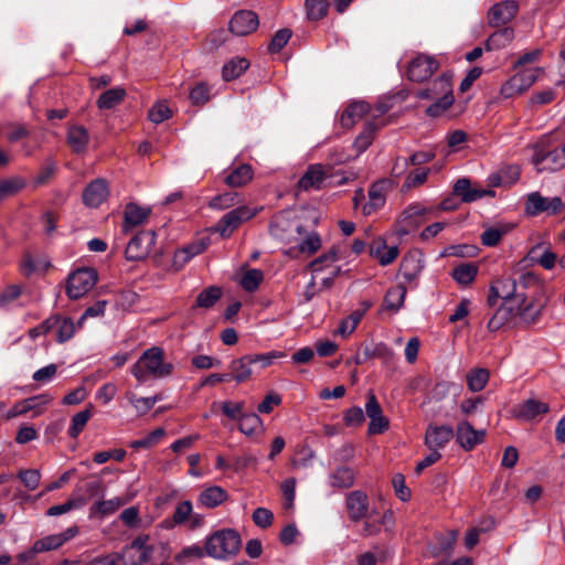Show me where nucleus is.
I'll use <instances>...</instances> for the list:
<instances>
[{
  "instance_id": "obj_43",
  "label": "nucleus",
  "mask_w": 565,
  "mask_h": 565,
  "mask_svg": "<svg viewBox=\"0 0 565 565\" xmlns=\"http://www.w3.org/2000/svg\"><path fill=\"white\" fill-rule=\"evenodd\" d=\"M355 475L349 467H340L330 475V483L334 488H350L354 483Z\"/></svg>"
},
{
  "instance_id": "obj_33",
  "label": "nucleus",
  "mask_w": 565,
  "mask_h": 565,
  "mask_svg": "<svg viewBox=\"0 0 565 565\" xmlns=\"http://www.w3.org/2000/svg\"><path fill=\"white\" fill-rule=\"evenodd\" d=\"M254 175L253 169L249 164L243 163L234 168L231 173L225 178V183L231 188H238L246 185L252 181Z\"/></svg>"
},
{
  "instance_id": "obj_8",
  "label": "nucleus",
  "mask_w": 565,
  "mask_h": 565,
  "mask_svg": "<svg viewBox=\"0 0 565 565\" xmlns=\"http://www.w3.org/2000/svg\"><path fill=\"white\" fill-rule=\"evenodd\" d=\"M97 279V273L94 268L84 267L73 271L67 279V296L71 299L83 297L96 285Z\"/></svg>"
},
{
  "instance_id": "obj_39",
  "label": "nucleus",
  "mask_w": 565,
  "mask_h": 565,
  "mask_svg": "<svg viewBox=\"0 0 565 565\" xmlns=\"http://www.w3.org/2000/svg\"><path fill=\"white\" fill-rule=\"evenodd\" d=\"M406 292V287L402 284L390 288L384 298L385 307L393 311L399 310L404 305Z\"/></svg>"
},
{
  "instance_id": "obj_28",
  "label": "nucleus",
  "mask_w": 565,
  "mask_h": 565,
  "mask_svg": "<svg viewBox=\"0 0 565 565\" xmlns=\"http://www.w3.org/2000/svg\"><path fill=\"white\" fill-rule=\"evenodd\" d=\"M89 142V134L83 126L75 125L70 127L67 131V143L72 151L75 153H83L86 151Z\"/></svg>"
},
{
  "instance_id": "obj_34",
  "label": "nucleus",
  "mask_w": 565,
  "mask_h": 565,
  "mask_svg": "<svg viewBox=\"0 0 565 565\" xmlns=\"http://www.w3.org/2000/svg\"><path fill=\"white\" fill-rule=\"evenodd\" d=\"M252 365L253 360L250 355L233 360L230 364V379H234L238 383L246 381L253 373Z\"/></svg>"
},
{
  "instance_id": "obj_64",
  "label": "nucleus",
  "mask_w": 565,
  "mask_h": 565,
  "mask_svg": "<svg viewBox=\"0 0 565 565\" xmlns=\"http://www.w3.org/2000/svg\"><path fill=\"white\" fill-rule=\"evenodd\" d=\"M252 518H253L254 523L257 526H259L262 529H266L271 525L273 520H274V514L270 510H268L266 508H257L253 512Z\"/></svg>"
},
{
  "instance_id": "obj_22",
  "label": "nucleus",
  "mask_w": 565,
  "mask_h": 565,
  "mask_svg": "<svg viewBox=\"0 0 565 565\" xmlns=\"http://www.w3.org/2000/svg\"><path fill=\"white\" fill-rule=\"evenodd\" d=\"M109 190L106 180L96 179L92 181L83 192V201L87 206L97 207L108 196Z\"/></svg>"
},
{
  "instance_id": "obj_12",
  "label": "nucleus",
  "mask_w": 565,
  "mask_h": 565,
  "mask_svg": "<svg viewBox=\"0 0 565 565\" xmlns=\"http://www.w3.org/2000/svg\"><path fill=\"white\" fill-rule=\"evenodd\" d=\"M156 243V233L153 231H141L135 235L126 247V257L128 260L145 259Z\"/></svg>"
},
{
  "instance_id": "obj_29",
  "label": "nucleus",
  "mask_w": 565,
  "mask_h": 565,
  "mask_svg": "<svg viewBox=\"0 0 565 565\" xmlns=\"http://www.w3.org/2000/svg\"><path fill=\"white\" fill-rule=\"evenodd\" d=\"M370 253L382 266L393 263L398 256L397 246L387 247L385 241L380 238L372 243Z\"/></svg>"
},
{
  "instance_id": "obj_59",
  "label": "nucleus",
  "mask_w": 565,
  "mask_h": 565,
  "mask_svg": "<svg viewBox=\"0 0 565 565\" xmlns=\"http://www.w3.org/2000/svg\"><path fill=\"white\" fill-rule=\"evenodd\" d=\"M292 35V32L290 29H280L278 30L275 35L273 36L269 45L268 51L270 53H278L280 52L285 45L288 43Z\"/></svg>"
},
{
  "instance_id": "obj_41",
  "label": "nucleus",
  "mask_w": 565,
  "mask_h": 565,
  "mask_svg": "<svg viewBox=\"0 0 565 565\" xmlns=\"http://www.w3.org/2000/svg\"><path fill=\"white\" fill-rule=\"evenodd\" d=\"M489 376L490 373L487 369L478 367L471 370L466 375L469 390L475 393L482 391L489 381Z\"/></svg>"
},
{
  "instance_id": "obj_36",
  "label": "nucleus",
  "mask_w": 565,
  "mask_h": 565,
  "mask_svg": "<svg viewBox=\"0 0 565 565\" xmlns=\"http://www.w3.org/2000/svg\"><path fill=\"white\" fill-rule=\"evenodd\" d=\"M226 499V491L218 486H213L203 490L199 497L200 503L206 508H215L222 504Z\"/></svg>"
},
{
  "instance_id": "obj_3",
  "label": "nucleus",
  "mask_w": 565,
  "mask_h": 565,
  "mask_svg": "<svg viewBox=\"0 0 565 565\" xmlns=\"http://www.w3.org/2000/svg\"><path fill=\"white\" fill-rule=\"evenodd\" d=\"M451 79L450 74L444 73L433 81L428 87L417 90L416 96L419 99L434 100L426 109L429 117H439L452 106L455 97Z\"/></svg>"
},
{
  "instance_id": "obj_27",
  "label": "nucleus",
  "mask_w": 565,
  "mask_h": 565,
  "mask_svg": "<svg viewBox=\"0 0 565 565\" xmlns=\"http://www.w3.org/2000/svg\"><path fill=\"white\" fill-rule=\"evenodd\" d=\"M422 259L414 255H407L403 258L399 266V275L408 285L414 284L423 270Z\"/></svg>"
},
{
  "instance_id": "obj_5",
  "label": "nucleus",
  "mask_w": 565,
  "mask_h": 565,
  "mask_svg": "<svg viewBox=\"0 0 565 565\" xmlns=\"http://www.w3.org/2000/svg\"><path fill=\"white\" fill-rule=\"evenodd\" d=\"M241 543V536L236 531L223 529L206 539L204 550L213 558L225 559L237 554Z\"/></svg>"
},
{
  "instance_id": "obj_6",
  "label": "nucleus",
  "mask_w": 565,
  "mask_h": 565,
  "mask_svg": "<svg viewBox=\"0 0 565 565\" xmlns=\"http://www.w3.org/2000/svg\"><path fill=\"white\" fill-rule=\"evenodd\" d=\"M302 230L303 226L300 220L295 217L290 211H282L276 214L269 224L270 235L286 245H292L298 242Z\"/></svg>"
},
{
  "instance_id": "obj_18",
  "label": "nucleus",
  "mask_w": 565,
  "mask_h": 565,
  "mask_svg": "<svg viewBox=\"0 0 565 565\" xmlns=\"http://www.w3.org/2000/svg\"><path fill=\"white\" fill-rule=\"evenodd\" d=\"M258 17L254 11L241 10L234 13L230 21V31L238 36H245L258 28Z\"/></svg>"
},
{
  "instance_id": "obj_11",
  "label": "nucleus",
  "mask_w": 565,
  "mask_h": 565,
  "mask_svg": "<svg viewBox=\"0 0 565 565\" xmlns=\"http://www.w3.org/2000/svg\"><path fill=\"white\" fill-rule=\"evenodd\" d=\"M531 290V296L527 295V298L531 297V301L523 303L518 302L514 307L515 316H520L523 321L526 323H534L539 320L542 315L543 309L546 306V297L542 292V288L537 291L534 289Z\"/></svg>"
},
{
  "instance_id": "obj_21",
  "label": "nucleus",
  "mask_w": 565,
  "mask_h": 565,
  "mask_svg": "<svg viewBox=\"0 0 565 565\" xmlns=\"http://www.w3.org/2000/svg\"><path fill=\"white\" fill-rule=\"evenodd\" d=\"M363 520L362 535L366 537L374 536L381 532L382 527L387 530L393 525V512L386 510L382 514H376L372 511Z\"/></svg>"
},
{
  "instance_id": "obj_62",
  "label": "nucleus",
  "mask_w": 565,
  "mask_h": 565,
  "mask_svg": "<svg viewBox=\"0 0 565 565\" xmlns=\"http://www.w3.org/2000/svg\"><path fill=\"white\" fill-rule=\"evenodd\" d=\"M166 434L163 428H157L152 430L148 436L145 438L134 440L130 443V447L134 449L139 448H150L152 447L161 437H163Z\"/></svg>"
},
{
  "instance_id": "obj_52",
  "label": "nucleus",
  "mask_w": 565,
  "mask_h": 565,
  "mask_svg": "<svg viewBox=\"0 0 565 565\" xmlns=\"http://www.w3.org/2000/svg\"><path fill=\"white\" fill-rule=\"evenodd\" d=\"M221 289L216 286H211L202 290L196 298V306L200 308H211L221 298Z\"/></svg>"
},
{
  "instance_id": "obj_4",
  "label": "nucleus",
  "mask_w": 565,
  "mask_h": 565,
  "mask_svg": "<svg viewBox=\"0 0 565 565\" xmlns=\"http://www.w3.org/2000/svg\"><path fill=\"white\" fill-rule=\"evenodd\" d=\"M532 162L537 171H556L565 167V139L554 142L550 138L533 148Z\"/></svg>"
},
{
  "instance_id": "obj_40",
  "label": "nucleus",
  "mask_w": 565,
  "mask_h": 565,
  "mask_svg": "<svg viewBox=\"0 0 565 565\" xmlns=\"http://www.w3.org/2000/svg\"><path fill=\"white\" fill-rule=\"evenodd\" d=\"M49 319H54V328L57 329L56 335L60 343L68 341L75 333V323L71 318L53 316Z\"/></svg>"
},
{
  "instance_id": "obj_1",
  "label": "nucleus",
  "mask_w": 565,
  "mask_h": 565,
  "mask_svg": "<svg viewBox=\"0 0 565 565\" xmlns=\"http://www.w3.org/2000/svg\"><path fill=\"white\" fill-rule=\"evenodd\" d=\"M527 289L535 291L540 289L539 279L533 274H523L518 281L510 277L500 278L491 285L488 301L490 305H495V300L500 298L503 300L502 305L515 307L518 302L523 303L527 300L525 292Z\"/></svg>"
},
{
  "instance_id": "obj_17",
  "label": "nucleus",
  "mask_w": 565,
  "mask_h": 565,
  "mask_svg": "<svg viewBox=\"0 0 565 565\" xmlns=\"http://www.w3.org/2000/svg\"><path fill=\"white\" fill-rule=\"evenodd\" d=\"M370 508L369 497L361 490H354L347 494L345 509L352 522H360L367 516Z\"/></svg>"
},
{
  "instance_id": "obj_58",
  "label": "nucleus",
  "mask_w": 565,
  "mask_h": 565,
  "mask_svg": "<svg viewBox=\"0 0 565 565\" xmlns=\"http://www.w3.org/2000/svg\"><path fill=\"white\" fill-rule=\"evenodd\" d=\"M237 196L236 192H225L211 199L209 206L214 210L230 209L236 204Z\"/></svg>"
},
{
  "instance_id": "obj_9",
  "label": "nucleus",
  "mask_w": 565,
  "mask_h": 565,
  "mask_svg": "<svg viewBox=\"0 0 565 565\" xmlns=\"http://www.w3.org/2000/svg\"><path fill=\"white\" fill-rule=\"evenodd\" d=\"M260 209L243 205L224 214L217 222L215 231L222 237H228L245 221L253 218Z\"/></svg>"
},
{
  "instance_id": "obj_30",
  "label": "nucleus",
  "mask_w": 565,
  "mask_h": 565,
  "mask_svg": "<svg viewBox=\"0 0 565 565\" xmlns=\"http://www.w3.org/2000/svg\"><path fill=\"white\" fill-rule=\"evenodd\" d=\"M150 212L151 210L149 207H141L135 203L127 204L125 207V231L145 223Z\"/></svg>"
},
{
  "instance_id": "obj_46",
  "label": "nucleus",
  "mask_w": 565,
  "mask_h": 565,
  "mask_svg": "<svg viewBox=\"0 0 565 565\" xmlns=\"http://www.w3.org/2000/svg\"><path fill=\"white\" fill-rule=\"evenodd\" d=\"M192 508V503L188 500L180 502L173 512L172 519L164 521L166 527L185 524L191 516Z\"/></svg>"
},
{
  "instance_id": "obj_54",
  "label": "nucleus",
  "mask_w": 565,
  "mask_h": 565,
  "mask_svg": "<svg viewBox=\"0 0 565 565\" xmlns=\"http://www.w3.org/2000/svg\"><path fill=\"white\" fill-rule=\"evenodd\" d=\"M238 422L239 430L247 436L253 435L257 429H259L263 423L260 417L255 413L243 414Z\"/></svg>"
},
{
  "instance_id": "obj_61",
  "label": "nucleus",
  "mask_w": 565,
  "mask_h": 565,
  "mask_svg": "<svg viewBox=\"0 0 565 565\" xmlns=\"http://www.w3.org/2000/svg\"><path fill=\"white\" fill-rule=\"evenodd\" d=\"M126 398L135 407L139 415H145L153 407V401H150L149 397H138L132 392H127Z\"/></svg>"
},
{
  "instance_id": "obj_37",
  "label": "nucleus",
  "mask_w": 565,
  "mask_h": 565,
  "mask_svg": "<svg viewBox=\"0 0 565 565\" xmlns=\"http://www.w3.org/2000/svg\"><path fill=\"white\" fill-rule=\"evenodd\" d=\"M514 39V30L512 28H503L493 32L487 40L486 47L488 51L500 50L508 46Z\"/></svg>"
},
{
  "instance_id": "obj_63",
  "label": "nucleus",
  "mask_w": 565,
  "mask_h": 565,
  "mask_svg": "<svg viewBox=\"0 0 565 565\" xmlns=\"http://www.w3.org/2000/svg\"><path fill=\"white\" fill-rule=\"evenodd\" d=\"M364 413L359 406H353L343 414V422L348 427H358L364 423Z\"/></svg>"
},
{
  "instance_id": "obj_50",
  "label": "nucleus",
  "mask_w": 565,
  "mask_h": 565,
  "mask_svg": "<svg viewBox=\"0 0 565 565\" xmlns=\"http://www.w3.org/2000/svg\"><path fill=\"white\" fill-rule=\"evenodd\" d=\"M305 4L309 20H321L328 13V0H306Z\"/></svg>"
},
{
  "instance_id": "obj_32",
  "label": "nucleus",
  "mask_w": 565,
  "mask_h": 565,
  "mask_svg": "<svg viewBox=\"0 0 565 565\" xmlns=\"http://www.w3.org/2000/svg\"><path fill=\"white\" fill-rule=\"evenodd\" d=\"M125 504V501L116 497L109 500L97 501L89 508V518H105L114 514L120 507Z\"/></svg>"
},
{
  "instance_id": "obj_45",
  "label": "nucleus",
  "mask_w": 565,
  "mask_h": 565,
  "mask_svg": "<svg viewBox=\"0 0 565 565\" xmlns=\"http://www.w3.org/2000/svg\"><path fill=\"white\" fill-rule=\"evenodd\" d=\"M206 248V244L203 241L194 242L181 249H179L174 255V263L175 264H185L189 262L192 257L203 253Z\"/></svg>"
},
{
  "instance_id": "obj_26",
  "label": "nucleus",
  "mask_w": 565,
  "mask_h": 565,
  "mask_svg": "<svg viewBox=\"0 0 565 565\" xmlns=\"http://www.w3.org/2000/svg\"><path fill=\"white\" fill-rule=\"evenodd\" d=\"M370 111V105L365 102H353L342 113L340 122L344 128L353 127Z\"/></svg>"
},
{
  "instance_id": "obj_23",
  "label": "nucleus",
  "mask_w": 565,
  "mask_h": 565,
  "mask_svg": "<svg viewBox=\"0 0 565 565\" xmlns=\"http://www.w3.org/2000/svg\"><path fill=\"white\" fill-rule=\"evenodd\" d=\"M296 245L291 246L287 252L288 255L296 256L298 254H308L312 255L319 250L321 247V238L316 232H310L308 234H301L299 236V241L295 243Z\"/></svg>"
},
{
  "instance_id": "obj_51",
  "label": "nucleus",
  "mask_w": 565,
  "mask_h": 565,
  "mask_svg": "<svg viewBox=\"0 0 565 565\" xmlns=\"http://www.w3.org/2000/svg\"><path fill=\"white\" fill-rule=\"evenodd\" d=\"M541 249V246L537 245L531 249L529 256L531 260L536 262L545 269H552L555 266L557 256L550 249H544L543 253L539 256L537 253Z\"/></svg>"
},
{
  "instance_id": "obj_15",
  "label": "nucleus",
  "mask_w": 565,
  "mask_h": 565,
  "mask_svg": "<svg viewBox=\"0 0 565 565\" xmlns=\"http://www.w3.org/2000/svg\"><path fill=\"white\" fill-rule=\"evenodd\" d=\"M564 206L565 204L559 196L544 198L537 192L531 193L526 201V211L532 215H537L542 212L554 215L559 213Z\"/></svg>"
},
{
  "instance_id": "obj_31",
  "label": "nucleus",
  "mask_w": 565,
  "mask_h": 565,
  "mask_svg": "<svg viewBox=\"0 0 565 565\" xmlns=\"http://www.w3.org/2000/svg\"><path fill=\"white\" fill-rule=\"evenodd\" d=\"M491 191L471 189L470 180L467 178L458 179L454 185V193L462 199L463 202H473Z\"/></svg>"
},
{
  "instance_id": "obj_25",
  "label": "nucleus",
  "mask_w": 565,
  "mask_h": 565,
  "mask_svg": "<svg viewBox=\"0 0 565 565\" xmlns=\"http://www.w3.org/2000/svg\"><path fill=\"white\" fill-rule=\"evenodd\" d=\"M386 183L375 182L369 190V202L362 207L363 214L370 215L383 207L386 201Z\"/></svg>"
},
{
  "instance_id": "obj_57",
  "label": "nucleus",
  "mask_w": 565,
  "mask_h": 565,
  "mask_svg": "<svg viewBox=\"0 0 565 565\" xmlns=\"http://www.w3.org/2000/svg\"><path fill=\"white\" fill-rule=\"evenodd\" d=\"M18 478L26 489L33 491L40 486L41 472L38 469H21L18 472Z\"/></svg>"
},
{
  "instance_id": "obj_14",
  "label": "nucleus",
  "mask_w": 565,
  "mask_h": 565,
  "mask_svg": "<svg viewBox=\"0 0 565 565\" xmlns=\"http://www.w3.org/2000/svg\"><path fill=\"white\" fill-rule=\"evenodd\" d=\"M377 129L379 126L375 124L374 120L367 121L363 130L356 136L352 143V149L355 151V153L353 156L341 154L339 158L334 159V161L337 163H345L356 159L372 145Z\"/></svg>"
},
{
  "instance_id": "obj_2",
  "label": "nucleus",
  "mask_w": 565,
  "mask_h": 565,
  "mask_svg": "<svg viewBox=\"0 0 565 565\" xmlns=\"http://www.w3.org/2000/svg\"><path fill=\"white\" fill-rule=\"evenodd\" d=\"M173 371L174 365L166 360L164 351L160 347H151L143 351L130 369L139 384H143L150 379L168 377Z\"/></svg>"
},
{
  "instance_id": "obj_7",
  "label": "nucleus",
  "mask_w": 565,
  "mask_h": 565,
  "mask_svg": "<svg viewBox=\"0 0 565 565\" xmlns=\"http://www.w3.org/2000/svg\"><path fill=\"white\" fill-rule=\"evenodd\" d=\"M153 546L149 544V535H138L120 555L124 565H143L152 558Z\"/></svg>"
},
{
  "instance_id": "obj_19",
  "label": "nucleus",
  "mask_w": 565,
  "mask_h": 565,
  "mask_svg": "<svg viewBox=\"0 0 565 565\" xmlns=\"http://www.w3.org/2000/svg\"><path fill=\"white\" fill-rule=\"evenodd\" d=\"M455 431L448 425L429 424L425 434V445L429 450L439 451L454 438Z\"/></svg>"
},
{
  "instance_id": "obj_49",
  "label": "nucleus",
  "mask_w": 565,
  "mask_h": 565,
  "mask_svg": "<svg viewBox=\"0 0 565 565\" xmlns=\"http://www.w3.org/2000/svg\"><path fill=\"white\" fill-rule=\"evenodd\" d=\"M51 402L49 395L33 396L23 401L20 405H15L14 408L8 414V417H14L19 414H24L39 405H45Z\"/></svg>"
},
{
  "instance_id": "obj_42",
  "label": "nucleus",
  "mask_w": 565,
  "mask_h": 565,
  "mask_svg": "<svg viewBox=\"0 0 565 565\" xmlns=\"http://www.w3.org/2000/svg\"><path fill=\"white\" fill-rule=\"evenodd\" d=\"M249 66V62L246 58L237 57L231 60L223 66L222 76L225 81H232L242 75Z\"/></svg>"
},
{
  "instance_id": "obj_44",
  "label": "nucleus",
  "mask_w": 565,
  "mask_h": 565,
  "mask_svg": "<svg viewBox=\"0 0 565 565\" xmlns=\"http://www.w3.org/2000/svg\"><path fill=\"white\" fill-rule=\"evenodd\" d=\"M92 409H93V405H88V407H86L85 409L76 413L72 417V420H71L72 423H71V426L68 428V435L72 438H76L83 431V429L85 428L87 422L92 417Z\"/></svg>"
},
{
  "instance_id": "obj_53",
  "label": "nucleus",
  "mask_w": 565,
  "mask_h": 565,
  "mask_svg": "<svg viewBox=\"0 0 565 565\" xmlns=\"http://www.w3.org/2000/svg\"><path fill=\"white\" fill-rule=\"evenodd\" d=\"M25 185V182L18 177L0 180V201L18 193Z\"/></svg>"
},
{
  "instance_id": "obj_20",
  "label": "nucleus",
  "mask_w": 565,
  "mask_h": 565,
  "mask_svg": "<svg viewBox=\"0 0 565 565\" xmlns=\"http://www.w3.org/2000/svg\"><path fill=\"white\" fill-rule=\"evenodd\" d=\"M329 175V169L319 163L310 164L299 179L297 188L300 191L319 190Z\"/></svg>"
},
{
  "instance_id": "obj_10",
  "label": "nucleus",
  "mask_w": 565,
  "mask_h": 565,
  "mask_svg": "<svg viewBox=\"0 0 565 565\" xmlns=\"http://www.w3.org/2000/svg\"><path fill=\"white\" fill-rule=\"evenodd\" d=\"M439 67L438 61L430 55L418 54L411 60L407 66V78L412 82L428 79Z\"/></svg>"
},
{
  "instance_id": "obj_24",
  "label": "nucleus",
  "mask_w": 565,
  "mask_h": 565,
  "mask_svg": "<svg viewBox=\"0 0 565 565\" xmlns=\"http://www.w3.org/2000/svg\"><path fill=\"white\" fill-rule=\"evenodd\" d=\"M548 411L550 406L546 403L535 398H529L522 404L518 405V407L514 409V415L520 419L531 420L539 415L548 413Z\"/></svg>"
},
{
  "instance_id": "obj_56",
  "label": "nucleus",
  "mask_w": 565,
  "mask_h": 565,
  "mask_svg": "<svg viewBox=\"0 0 565 565\" xmlns=\"http://www.w3.org/2000/svg\"><path fill=\"white\" fill-rule=\"evenodd\" d=\"M63 545V539L58 534L47 535L34 542V551L38 553L56 550Z\"/></svg>"
},
{
  "instance_id": "obj_47",
  "label": "nucleus",
  "mask_w": 565,
  "mask_h": 565,
  "mask_svg": "<svg viewBox=\"0 0 565 565\" xmlns=\"http://www.w3.org/2000/svg\"><path fill=\"white\" fill-rule=\"evenodd\" d=\"M477 273L476 265L466 263L454 268L452 278L460 285H469L476 278Z\"/></svg>"
},
{
  "instance_id": "obj_16",
  "label": "nucleus",
  "mask_w": 565,
  "mask_h": 565,
  "mask_svg": "<svg viewBox=\"0 0 565 565\" xmlns=\"http://www.w3.org/2000/svg\"><path fill=\"white\" fill-rule=\"evenodd\" d=\"M519 12L515 0H504L493 4L488 11V21L491 26H501L512 21Z\"/></svg>"
},
{
  "instance_id": "obj_60",
  "label": "nucleus",
  "mask_w": 565,
  "mask_h": 565,
  "mask_svg": "<svg viewBox=\"0 0 565 565\" xmlns=\"http://www.w3.org/2000/svg\"><path fill=\"white\" fill-rule=\"evenodd\" d=\"M172 115L171 109L168 107L166 102H159L154 104L149 110V119L154 124H160L169 119Z\"/></svg>"
},
{
  "instance_id": "obj_38",
  "label": "nucleus",
  "mask_w": 565,
  "mask_h": 565,
  "mask_svg": "<svg viewBox=\"0 0 565 565\" xmlns=\"http://www.w3.org/2000/svg\"><path fill=\"white\" fill-rule=\"evenodd\" d=\"M543 72L544 70L542 67H524L520 70L516 74H514L513 77L518 82L519 88H521L524 93L536 81H539Z\"/></svg>"
},
{
  "instance_id": "obj_55",
  "label": "nucleus",
  "mask_w": 565,
  "mask_h": 565,
  "mask_svg": "<svg viewBox=\"0 0 565 565\" xmlns=\"http://www.w3.org/2000/svg\"><path fill=\"white\" fill-rule=\"evenodd\" d=\"M264 279V274L260 269H249L247 270L242 279H241V285L242 287L246 290V291H255L259 284L263 281Z\"/></svg>"
},
{
  "instance_id": "obj_35",
  "label": "nucleus",
  "mask_w": 565,
  "mask_h": 565,
  "mask_svg": "<svg viewBox=\"0 0 565 565\" xmlns=\"http://www.w3.org/2000/svg\"><path fill=\"white\" fill-rule=\"evenodd\" d=\"M126 89L122 87H114L105 90L98 97L96 104L99 109H111L121 104L126 97Z\"/></svg>"
},
{
  "instance_id": "obj_48",
  "label": "nucleus",
  "mask_w": 565,
  "mask_h": 565,
  "mask_svg": "<svg viewBox=\"0 0 565 565\" xmlns=\"http://www.w3.org/2000/svg\"><path fill=\"white\" fill-rule=\"evenodd\" d=\"M515 316L513 306L501 305L493 317L488 322V328L491 331L499 330L510 318Z\"/></svg>"
},
{
  "instance_id": "obj_13",
  "label": "nucleus",
  "mask_w": 565,
  "mask_h": 565,
  "mask_svg": "<svg viewBox=\"0 0 565 565\" xmlns=\"http://www.w3.org/2000/svg\"><path fill=\"white\" fill-rule=\"evenodd\" d=\"M455 436L459 446L463 450L470 451L484 441L486 430L475 429L473 426L465 419L458 423Z\"/></svg>"
}]
</instances>
